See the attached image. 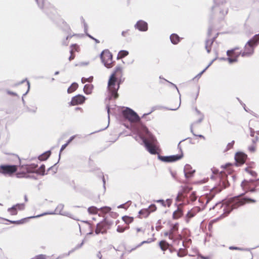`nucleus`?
I'll list each match as a JSON object with an SVG mask.
<instances>
[{"label":"nucleus","mask_w":259,"mask_h":259,"mask_svg":"<svg viewBox=\"0 0 259 259\" xmlns=\"http://www.w3.org/2000/svg\"><path fill=\"white\" fill-rule=\"evenodd\" d=\"M128 52L127 51H125V50L120 51L117 55V59H122V58H124V57L126 56L127 55H128Z\"/></svg>","instance_id":"nucleus-28"},{"label":"nucleus","mask_w":259,"mask_h":259,"mask_svg":"<svg viewBox=\"0 0 259 259\" xmlns=\"http://www.w3.org/2000/svg\"><path fill=\"white\" fill-rule=\"evenodd\" d=\"M38 7L41 9H44L45 8H48V7H45V0H36Z\"/></svg>","instance_id":"nucleus-36"},{"label":"nucleus","mask_w":259,"mask_h":259,"mask_svg":"<svg viewBox=\"0 0 259 259\" xmlns=\"http://www.w3.org/2000/svg\"><path fill=\"white\" fill-rule=\"evenodd\" d=\"M122 220L124 222V223L126 224H129L131 223L134 220V218L133 217L126 215L122 217Z\"/></svg>","instance_id":"nucleus-31"},{"label":"nucleus","mask_w":259,"mask_h":259,"mask_svg":"<svg viewBox=\"0 0 259 259\" xmlns=\"http://www.w3.org/2000/svg\"><path fill=\"white\" fill-rule=\"evenodd\" d=\"M168 245V244L165 241H161L159 242L160 247L162 250H165L167 249Z\"/></svg>","instance_id":"nucleus-33"},{"label":"nucleus","mask_w":259,"mask_h":259,"mask_svg":"<svg viewBox=\"0 0 259 259\" xmlns=\"http://www.w3.org/2000/svg\"><path fill=\"white\" fill-rule=\"evenodd\" d=\"M229 249L230 250H244V249L242 248H239L238 247H235V246H230Z\"/></svg>","instance_id":"nucleus-53"},{"label":"nucleus","mask_w":259,"mask_h":259,"mask_svg":"<svg viewBox=\"0 0 259 259\" xmlns=\"http://www.w3.org/2000/svg\"><path fill=\"white\" fill-rule=\"evenodd\" d=\"M45 166L44 164H42L38 169L36 170V174L41 175H45Z\"/></svg>","instance_id":"nucleus-32"},{"label":"nucleus","mask_w":259,"mask_h":259,"mask_svg":"<svg viewBox=\"0 0 259 259\" xmlns=\"http://www.w3.org/2000/svg\"><path fill=\"white\" fill-rule=\"evenodd\" d=\"M209 66H207V67L204 69L202 71H201L199 73H198L197 75H196L193 78V80H195L196 79H198L202 75V74L207 69V68H208Z\"/></svg>","instance_id":"nucleus-41"},{"label":"nucleus","mask_w":259,"mask_h":259,"mask_svg":"<svg viewBox=\"0 0 259 259\" xmlns=\"http://www.w3.org/2000/svg\"><path fill=\"white\" fill-rule=\"evenodd\" d=\"M148 208L150 211V213H151V212L155 211L156 210L157 207L155 204H151Z\"/></svg>","instance_id":"nucleus-47"},{"label":"nucleus","mask_w":259,"mask_h":259,"mask_svg":"<svg viewBox=\"0 0 259 259\" xmlns=\"http://www.w3.org/2000/svg\"><path fill=\"white\" fill-rule=\"evenodd\" d=\"M25 219H21L20 220L18 221H10L9 220H6V221L9 222L11 224H16V225H20L22 224L25 222Z\"/></svg>","instance_id":"nucleus-38"},{"label":"nucleus","mask_w":259,"mask_h":259,"mask_svg":"<svg viewBox=\"0 0 259 259\" xmlns=\"http://www.w3.org/2000/svg\"><path fill=\"white\" fill-rule=\"evenodd\" d=\"M128 228H129L128 226H126L125 227H122L120 226H118L116 230L118 232L122 233V232H123L126 229H128Z\"/></svg>","instance_id":"nucleus-45"},{"label":"nucleus","mask_w":259,"mask_h":259,"mask_svg":"<svg viewBox=\"0 0 259 259\" xmlns=\"http://www.w3.org/2000/svg\"><path fill=\"white\" fill-rule=\"evenodd\" d=\"M15 207L17 208V210H22L25 208V205L24 203H17L16 205H14Z\"/></svg>","instance_id":"nucleus-42"},{"label":"nucleus","mask_w":259,"mask_h":259,"mask_svg":"<svg viewBox=\"0 0 259 259\" xmlns=\"http://www.w3.org/2000/svg\"><path fill=\"white\" fill-rule=\"evenodd\" d=\"M157 109V107H153L152 108V109L151 110L150 112H149V113H145L142 116V117L144 118L146 116L148 115H149L150 114H151L152 112H153L154 111H155L156 109Z\"/></svg>","instance_id":"nucleus-50"},{"label":"nucleus","mask_w":259,"mask_h":259,"mask_svg":"<svg viewBox=\"0 0 259 259\" xmlns=\"http://www.w3.org/2000/svg\"><path fill=\"white\" fill-rule=\"evenodd\" d=\"M93 88V85L87 84L84 86L83 91L86 94H90L91 93Z\"/></svg>","instance_id":"nucleus-27"},{"label":"nucleus","mask_w":259,"mask_h":259,"mask_svg":"<svg viewBox=\"0 0 259 259\" xmlns=\"http://www.w3.org/2000/svg\"><path fill=\"white\" fill-rule=\"evenodd\" d=\"M157 203H160L163 206L165 207L166 204L165 202L163 199H159L155 201Z\"/></svg>","instance_id":"nucleus-49"},{"label":"nucleus","mask_w":259,"mask_h":259,"mask_svg":"<svg viewBox=\"0 0 259 259\" xmlns=\"http://www.w3.org/2000/svg\"><path fill=\"white\" fill-rule=\"evenodd\" d=\"M190 200L192 201H195L197 199V196L195 192H193L190 196Z\"/></svg>","instance_id":"nucleus-48"},{"label":"nucleus","mask_w":259,"mask_h":259,"mask_svg":"<svg viewBox=\"0 0 259 259\" xmlns=\"http://www.w3.org/2000/svg\"><path fill=\"white\" fill-rule=\"evenodd\" d=\"M26 81L27 82V90L26 91V92L23 95V96H22V102L23 103V104L24 105L25 103V101L23 98V97L25 96V95H26L27 94V93H28V92L29 91V90H30V82L28 80H27V78H25L23 80H22L21 81H20L18 83H15L14 85H13V87H17L22 83H23L24 82Z\"/></svg>","instance_id":"nucleus-20"},{"label":"nucleus","mask_w":259,"mask_h":259,"mask_svg":"<svg viewBox=\"0 0 259 259\" xmlns=\"http://www.w3.org/2000/svg\"><path fill=\"white\" fill-rule=\"evenodd\" d=\"M214 174H216V176H212L211 179H215L219 181L217 186L214 187L213 189L216 192H220L222 189L226 188L229 186V183L228 180L227 175L225 172H219L218 170L213 171Z\"/></svg>","instance_id":"nucleus-4"},{"label":"nucleus","mask_w":259,"mask_h":259,"mask_svg":"<svg viewBox=\"0 0 259 259\" xmlns=\"http://www.w3.org/2000/svg\"><path fill=\"white\" fill-rule=\"evenodd\" d=\"M17 170V165L2 164L0 165V174L5 176H10L13 175Z\"/></svg>","instance_id":"nucleus-9"},{"label":"nucleus","mask_w":259,"mask_h":259,"mask_svg":"<svg viewBox=\"0 0 259 259\" xmlns=\"http://www.w3.org/2000/svg\"><path fill=\"white\" fill-rule=\"evenodd\" d=\"M247 158V155L245 153L239 152L236 153L235 156V159L236 162V165L239 166L243 164Z\"/></svg>","instance_id":"nucleus-14"},{"label":"nucleus","mask_w":259,"mask_h":259,"mask_svg":"<svg viewBox=\"0 0 259 259\" xmlns=\"http://www.w3.org/2000/svg\"><path fill=\"white\" fill-rule=\"evenodd\" d=\"M135 27L140 31H145L148 29V24L146 22L140 20L136 24Z\"/></svg>","instance_id":"nucleus-18"},{"label":"nucleus","mask_w":259,"mask_h":259,"mask_svg":"<svg viewBox=\"0 0 259 259\" xmlns=\"http://www.w3.org/2000/svg\"><path fill=\"white\" fill-rule=\"evenodd\" d=\"M68 145V143H65L64 144V145H63L60 149V154H59V158H60V154H61V152H62V151H63L65 148Z\"/></svg>","instance_id":"nucleus-52"},{"label":"nucleus","mask_w":259,"mask_h":259,"mask_svg":"<svg viewBox=\"0 0 259 259\" xmlns=\"http://www.w3.org/2000/svg\"><path fill=\"white\" fill-rule=\"evenodd\" d=\"M122 68L120 66H117L115 70L110 75L108 82V89L110 94V98L113 97L116 99L118 97L117 91L119 88L120 81L116 84L117 79L122 76Z\"/></svg>","instance_id":"nucleus-2"},{"label":"nucleus","mask_w":259,"mask_h":259,"mask_svg":"<svg viewBox=\"0 0 259 259\" xmlns=\"http://www.w3.org/2000/svg\"><path fill=\"white\" fill-rule=\"evenodd\" d=\"M16 176L18 178H25V173L24 172H18L16 174Z\"/></svg>","instance_id":"nucleus-51"},{"label":"nucleus","mask_w":259,"mask_h":259,"mask_svg":"<svg viewBox=\"0 0 259 259\" xmlns=\"http://www.w3.org/2000/svg\"><path fill=\"white\" fill-rule=\"evenodd\" d=\"M98 209L95 206H91L88 208V211L89 213L96 214L98 212Z\"/></svg>","instance_id":"nucleus-35"},{"label":"nucleus","mask_w":259,"mask_h":259,"mask_svg":"<svg viewBox=\"0 0 259 259\" xmlns=\"http://www.w3.org/2000/svg\"><path fill=\"white\" fill-rule=\"evenodd\" d=\"M183 215L182 210L180 207H178L177 209L173 212L172 218L174 219H178Z\"/></svg>","instance_id":"nucleus-22"},{"label":"nucleus","mask_w":259,"mask_h":259,"mask_svg":"<svg viewBox=\"0 0 259 259\" xmlns=\"http://www.w3.org/2000/svg\"><path fill=\"white\" fill-rule=\"evenodd\" d=\"M16 158H18L19 163L20 164V159L17 156H16ZM20 167L21 169H23L26 170L27 173H35L36 170L35 169L37 167V165L32 163L30 164H26V165H21L20 164Z\"/></svg>","instance_id":"nucleus-12"},{"label":"nucleus","mask_w":259,"mask_h":259,"mask_svg":"<svg viewBox=\"0 0 259 259\" xmlns=\"http://www.w3.org/2000/svg\"><path fill=\"white\" fill-rule=\"evenodd\" d=\"M100 223H102V227L103 228V230L106 229L107 226H110L111 225V223L108 221H107L105 219L102 222H100Z\"/></svg>","instance_id":"nucleus-40"},{"label":"nucleus","mask_w":259,"mask_h":259,"mask_svg":"<svg viewBox=\"0 0 259 259\" xmlns=\"http://www.w3.org/2000/svg\"><path fill=\"white\" fill-rule=\"evenodd\" d=\"M93 77L90 76L89 78L82 77L81 78V82L82 83H84L86 81L91 82L93 81Z\"/></svg>","instance_id":"nucleus-44"},{"label":"nucleus","mask_w":259,"mask_h":259,"mask_svg":"<svg viewBox=\"0 0 259 259\" xmlns=\"http://www.w3.org/2000/svg\"><path fill=\"white\" fill-rule=\"evenodd\" d=\"M199 208L196 207L194 209H192L191 210H189L187 214H186V221L187 222L189 221V219L193 218L195 215L196 214V212L199 211Z\"/></svg>","instance_id":"nucleus-21"},{"label":"nucleus","mask_w":259,"mask_h":259,"mask_svg":"<svg viewBox=\"0 0 259 259\" xmlns=\"http://www.w3.org/2000/svg\"><path fill=\"white\" fill-rule=\"evenodd\" d=\"M234 143V141H232L231 143H229L227 145V149H231L233 147Z\"/></svg>","instance_id":"nucleus-58"},{"label":"nucleus","mask_w":259,"mask_h":259,"mask_svg":"<svg viewBox=\"0 0 259 259\" xmlns=\"http://www.w3.org/2000/svg\"><path fill=\"white\" fill-rule=\"evenodd\" d=\"M100 224H97V227H96V229L95 230V233H96V234H99L100 233L103 234L105 232H106V231H101V230L100 228Z\"/></svg>","instance_id":"nucleus-46"},{"label":"nucleus","mask_w":259,"mask_h":259,"mask_svg":"<svg viewBox=\"0 0 259 259\" xmlns=\"http://www.w3.org/2000/svg\"><path fill=\"white\" fill-rule=\"evenodd\" d=\"M46 255L44 254H40L37 256H36L35 258V259H46Z\"/></svg>","instance_id":"nucleus-56"},{"label":"nucleus","mask_w":259,"mask_h":259,"mask_svg":"<svg viewBox=\"0 0 259 259\" xmlns=\"http://www.w3.org/2000/svg\"><path fill=\"white\" fill-rule=\"evenodd\" d=\"M171 42L174 45L178 44L180 41V38L177 34H172L170 36Z\"/></svg>","instance_id":"nucleus-23"},{"label":"nucleus","mask_w":259,"mask_h":259,"mask_svg":"<svg viewBox=\"0 0 259 259\" xmlns=\"http://www.w3.org/2000/svg\"><path fill=\"white\" fill-rule=\"evenodd\" d=\"M142 130L145 135L140 134L138 136V138L141 140L142 143L144 144L146 149L151 154H156L157 152L155 146L156 142L155 138L150 133L148 128L146 126H142Z\"/></svg>","instance_id":"nucleus-1"},{"label":"nucleus","mask_w":259,"mask_h":259,"mask_svg":"<svg viewBox=\"0 0 259 259\" xmlns=\"http://www.w3.org/2000/svg\"><path fill=\"white\" fill-rule=\"evenodd\" d=\"M78 85L76 82H73L67 90L68 93L70 94L75 91L78 88Z\"/></svg>","instance_id":"nucleus-26"},{"label":"nucleus","mask_w":259,"mask_h":259,"mask_svg":"<svg viewBox=\"0 0 259 259\" xmlns=\"http://www.w3.org/2000/svg\"><path fill=\"white\" fill-rule=\"evenodd\" d=\"M166 202L167 206L169 207L171 204L172 200L170 199H167L166 200Z\"/></svg>","instance_id":"nucleus-59"},{"label":"nucleus","mask_w":259,"mask_h":259,"mask_svg":"<svg viewBox=\"0 0 259 259\" xmlns=\"http://www.w3.org/2000/svg\"><path fill=\"white\" fill-rule=\"evenodd\" d=\"M204 117V115H201V117H199V119L197 121H194L193 123H192L191 127H190V130H191V133H193V126L196 124L201 123L202 121V120H203Z\"/></svg>","instance_id":"nucleus-30"},{"label":"nucleus","mask_w":259,"mask_h":259,"mask_svg":"<svg viewBox=\"0 0 259 259\" xmlns=\"http://www.w3.org/2000/svg\"><path fill=\"white\" fill-rule=\"evenodd\" d=\"M259 43V34L255 35L245 45L244 50L241 52L242 57L249 56L254 52V47Z\"/></svg>","instance_id":"nucleus-5"},{"label":"nucleus","mask_w":259,"mask_h":259,"mask_svg":"<svg viewBox=\"0 0 259 259\" xmlns=\"http://www.w3.org/2000/svg\"><path fill=\"white\" fill-rule=\"evenodd\" d=\"M50 155H51V151H48L44 153L41 155H40L38 157V159L41 161L46 160L50 157Z\"/></svg>","instance_id":"nucleus-25"},{"label":"nucleus","mask_w":259,"mask_h":259,"mask_svg":"<svg viewBox=\"0 0 259 259\" xmlns=\"http://www.w3.org/2000/svg\"><path fill=\"white\" fill-rule=\"evenodd\" d=\"M7 92L8 94H9L10 95L16 96H17V93H16L15 92H12L10 91H7Z\"/></svg>","instance_id":"nucleus-61"},{"label":"nucleus","mask_w":259,"mask_h":259,"mask_svg":"<svg viewBox=\"0 0 259 259\" xmlns=\"http://www.w3.org/2000/svg\"><path fill=\"white\" fill-rule=\"evenodd\" d=\"M185 197V196H184V195L183 194V193L179 192L176 197V201H181L182 200V199L184 198Z\"/></svg>","instance_id":"nucleus-43"},{"label":"nucleus","mask_w":259,"mask_h":259,"mask_svg":"<svg viewBox=\"0 0 259 259\" xmlns=\"http://www.w3.org/2000/svg\"><path fill=\"white\" fill-rule=\"evenodd\" d=\"M212 31V29L211 28H210L208 30L207 34H208V37L210 38L207 39L205 42V48L208 53H209L210 52L211 46H212L214 39L217 37V36H214L211 37Z\"/></svg>","instance_id":"nucleus-13"},{"label":"nucleus","mask_w":259,"mask_h":259,"mask_svg":"<svg viewBox=\"0 0 259 259\" xmlns=\"http://www.w3.org/2000/svg\"><path fill=\"white\" fill-rule=\"evenodd\" d=\"M8 211L10 213L11 215H16L17 214V208L13 205L12 207L8 209Z\"/></svg>","instance_id":"nucleus-37"},{"label":"nucleus","mask_w":259,"mask_h":259,"mask_svg":"<svg viewBox=\"0 0 259 259\" xmlns=\"http://www.w3.org/2000/svg\"><path fill=\"white\" fill-rule=\"evenodd\" d=\"M248 149V150L251 152H254L255 151V147L253 145L249 146Z\"/></svg>","instance_id":"nucleus-55"},{"label":"nucleus","mask_w":259,"mask_h":259,"mask_svg":"<svg viewBox=\"0 0 259 259\" xmlns=\"http://www.w3.org/2000/svg\"><path fill=\"white\" fill-rule=\"evenodd\" d=\"M182 191L180 192H182L183 195L185 193H188L192 189V188L188 186H182Z\"/></svg>","instance_id":"nucleus-39"},{"label":"nucleus","mask_w":259,"mask_h":259,"mask_svg":"<svg viewBox=\"0 0 259 259\" xmlns=\"http://www.w3.org/2000/svg\"><path fill=\"white\" fill-rule=\"evenodd\" d=\"M249 174L253 177H256L257 176V173L255 171H249Z\"/></svg>","instance_id":"nucleus-57"},{"label":"nucleus","mask_w":259,"mask_h":259,"mask_svg":"<svg viewBox=\"0 0 259 259\" xmlns=\"http://www.w3.org/2000/svg\"><path fill=\"white\" fill-rule=\"evenodd\" d=\"M25 178H31V179H33L35 180L36 179V178L35 176L27 175L26 173H25Z\"/></svg>","instance_id":"nucleus-63"},{"label":"nucleus","mask_w":259,"mask_h":259,"mask_svg":"<svg viewBox=\"0 0 259 259\" xmlns=\"http://www.w3.org/2000/svg\"><path fill=\"white\" fill-rule=\"evenodd\" d=\"M254 181L252 180H250L249 181L244 180L241 183V187L243 189H247L251 192H254L255 191L256 189L255 188H251V183H253Z\"/></svg>","instance_id":"nucleus-16"},{"label":"nucleus","mask_w":259,"mask_h":259,"mask_svg":"<svg viewBox=\"0 0 259 259\" xmlns=\"http://www.w3.org/2000/svg\"><path fill=\"white\" fill-rule=\"evenodd\" d=\"M101 59L104 65H112V55L108 50H104L101 54Z\"/></svg>","instance_id":"nucleus-10"},{"label":"nucleus","mask_w":259,"mask_h":259,"mask_svg":"<svg viewBox=\"0 0 259 259\" xmlns=\"http://www.w3.org/2000/svg\"><path fill=\"white\" fill-rule=\"evenodd\" d=\"M183 156V154L182 153L181 154L173 155L170 156H161L160 155H158V158L163 162H172L181 159Z\"/></svg>","instance_id":"nucleus-11"},{"label":"nucleus","mask_w":259,"mask_h":259,"mask_svg":"<svg viewBox=\"0 0 259 259\" xmlns=\"http://www.w3.org/2000/svg\"><path fill=\"white\" fill-rule=\"evenodd\" d=\"M178 224L176 223L174 225L170 230V239H174V233L178 230Z\"/></svg>","instance_id":"nucleus-24"},{"label":"nucleus","mask_w":259,"mask_h":259,"mask_svg":"<svg viewBox=\"0 0 259 259\" xmlns=\"http://www.w3.org/2000/svg\"><path fill=\"white\" fill-rule=\"evenodd\" d=\"M101 209H105V212H108L110 211L111 210V208L109 207H107V206H106L104 207H102V208H101Z\"/></svg>","instance_id":"nucleus-60"},{"label":"nucleus","mask_w":259,"mask_h":259,"mask_svg":"<svg viewBox=\"0 0 259 259\" xmlns=\"http://www.w3.org/2000/svg\"><path fill=\"white\" fill-rule=\"evenodd\" d=\"M139 214L144 215L145 218L147 217L150 213V211L148 208L142 209L139 212Z\"/></svg>","instance_id":"nucleus-29"},{"label":"nucleus","mask_w":259,"mask_h":259,"mask_svg":"<svg viewBox=\"0 0 259 259\" xmlns=\"http://www.w3.org/2000/svg\"><path fill=\"white\" fill-rule=\"evenodd\" d=\"M64 206L63 204H59L56 207V208L54 211L46 212L43 213L41 214L37 215L35 217H30V218H38V217H42V216H44L45 215H47V214H60V215H64V216H67V217L72 218V217L71 216V214L69 213V212H67L66 211H62Z\"/></svg>","instance_id":"nucleus-8"},{"label":"nucleus","mask_w":259,"mask_h":259,"mask_svg":"<svg viewBox=\"0 0 259 259\" xmlns=\"http://www.w3.org/2000/svg\"><path fill=\"white\" fill-rule=\"evenodd\" d=\"M122 35L124 37L128 36L129 35L128 30L122 31Z\"/></svg>","instance_id":"nucleus-64"},{"label":"nucleus","mask_w":259,"mask_h":259,"mask_svg":"<svg viewBox=\"0 0 259 259\" xmlns=\"http://www.w3.org/2000/svg\"><path fill=\"white\" fill-rule=\"evenodd\" d=\"M244 194L231 198L228 202V204L224 207V213L222 214L224 217L227 216L230 212L235 208L243 205L247 202H255L254 199L251 198H242L240 196H243Z\"/></svg>","instance_id":"nucleus-3"},{"label":"nucleus","mask_w":259,"mask_h":259,"mask_svg":"<svg viewBox=\"0 0 259 259\" xmlns=\"http://www.w3.org/2000/svg\"><path fill=\"white\" fill-rule=\"evenodd\" d=\"M84 243V241L83 240L82 241V242L79 244H78L77 245H76L74 248L72 249V250H70L67 253H66L65 254L66 256H69L70 255V254L72 252H73V251H74L76 249H78L79 248H80V247H82V246L83 245Z\"/></svg>","instance_id":"nucleus-34"},{"label":"nucleus","mask_w":259,"mask_h":259,"mask_svg":"<svg viewBox=\"0 0 259 259\" xmlns=\"http://www.w3.org/2000/svg\"><path fill=\"white\" fill-rule=\"evenodd\" d=\"M70 56L69 57V60H73L75 57V52H79L80 51V47L77 44H73L70 46Z\"/></svg>","instance_id":"nucleus-19"},{"label":"nucleus","mask_w":259,"mask_h":259,"mask_svg":"<svg viewBox=\"0 0 259 259\" xmlns=\"http://www.w3.org/2000/svg\"><path fill=\"white\" fill-rule=\"evenodd\" d=\"M195 170H193L191 166L188 164H187L184 166V172L185 174V177L186 178H189L191 177Z\"/></svg>","instance_id":"nucleus-17"},{"label":"nucleus","mask_w":259,"mask_h":259,"mask_svg":"<svg viewBox=\"0 0 259 259\" xmlns=\"http://www.w3.org/2000/svg\"><path fill=\"white\" fill-rule=\"evenodd\" d=\"M227 58L225 59L229 63L232 64L237 62L238 57L241 55V52L239 51L238 48L228 50L227 52Z\"/></svg>","instance_id":"nucleus-7"},{"label":"nucleus","mask_w":259,"mask_h":259,"mask_svg":"<svg viewBox=\"0 0 259 259\" xmlns=\"http://www.w3.org/2000/svg\"><path fill=\"white\" fill-rule=\"evenodd\" d=\"M85 100V98L84 96L81 95H78L72 98L70 104L73 106L80 104L83 103Z\"/></svg>","instance_id":"nucleus-15"},{"label":"nucleus","mask_w":259,"mask_h":259,"mask_svg":"<svg viewBox=\"0 0 259 259\" xmlns=\"http://www.w3.org/2000/svg\"><path fill=\"white\" fill-rule=\"evenodd\" d=\"M249 130H250V135L251 137H254V131L253 130V129H252V128L250 127L249 128Z\"/></svg>","instance_id":"nucleus-62"},{"label":"nucleus","mask_w":259,"mask_h":259,"mask_svg":"<svg viewBox=\"0 0 259 259\" xmlns=\"http://www.w3.org/2000/svg\"><path fill=\"white\" fill-rule=\"evenodd\" d=\"M78 135H74V136H71L69 139V140L67 141L66 143H68V144L69 145L71 142L76 137H77Z\"/></svg>","instance_id":"nucleus-54"},{"label":"nucleus","mask_w":259,"mask_h":259,"mask_svg":"<svg viewBox=\"0 0 259 259\" xmlns=\"http://www.w3.org/2000/svg\"><path fill=\"white\" fill-rule=\"evenodd\" d=\"M122 114L123 116L132 123L139 122L141 121V118L138 114L128 107L123 110Z\"/></svg>","instance_id":"nucleus-6"}]
</instances>
